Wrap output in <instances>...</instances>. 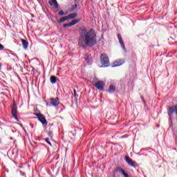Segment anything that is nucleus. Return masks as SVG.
<instances>
[{
	"label": "nucleus",
	"mask_w": 177,
	"mask_h": 177,
	"mask_svg": "<svg viewBox=\"0 0 177 177\" xmlns=\"http://www.w3.org/2000/svg\"><path fill=\"white\" fill-rule=\"evenodd\" d=\"M79 45L82 48L86 46H94L96 45V32L95 30L81 29L80 32Z\"/></svg>",
	"instance_id": "obj_1"
},
{
	"label": "nucleus",
	"mask_w": 177,
	"mask_h": 177,
	"mask_svg": "<svg viewBox=\"0 0 177 177\" xmlns=\"http://www.w3.org/2000/svg\"><path fill=\"white\" fill-rule=\"evenodd\" d=\"M101 64H102L104 67H109L110 66V61L106 54L101 55Z\"/></svg>",
	"instance_id": "obj_2"
},
{
	"label": "nucleus",
	"mask_w": 177,
	"mask_h": 177,
	"mask_svg": "<svg viewBox=\"0 0 177 177\" xmlns=\"http://www.w3.org/2000/svg\"><path fill=\"white\" fill-rule=\"evenodd\" d=\"M11 113H12V117H14L16 121H19V118H17V105L16 104V102H14L12 104Z\"/></svg>",
	"instance_id": "obj_3"
},
{
	"label": "nucleus",
	"mask_w": 177,
	"mask_h": 177,
	"mask_svg": "<svg viewBox=\"0 0 177 177\" xmlns=\"http://www.w3.org/2000/svg\"><path fill=\"white\" fill-rule=\"evenodd\" d=\"M36 115L39 121H40L43 125H48V122H46V119L45 118L44 115L41 113H37Z\"/></svg>",
	"instance_id": "obj_4"
},
{
	"label": "nucleus",
	"mask_w": 177,
	"mask_h": 177,
	"mask_svg": "<svg viewBox=\"0 0 177 177\" xmlns=\"http://www.w3.org/2000/svg\"><path fill=\"white\" fill-rule=\"evenodd\" d=\"M94 86H95V88H97V89H99V91H103V88L104 86V82L100 80L97 81Z\"/></svg>",
	"instance_id": "obj_5"
},
{
	"label": "nucleus",
	"mask_w": 177,
	"mask_h": 177,
	"mask_svg": "<svg viewBox=\"0 0 177 177\" xmlns=\"http://www.w3.org/2000/svg\"><path fill=\"white\" fill-rule=\"evenodd\" d=\"M169 117L171 118L172 115H174V113H175L177 115V105H174L173 106H171L169 108Z\"/></svg>",
	"instance_id": "obj_6"
},
{
	"label": "nucleus",
	"mask_w": 177,
	"mask_h": 177,
	"mask_svg": "<svg viewBox=\"0 0 177 177\" xmlns=\"http://www.w3.org/2000/svg\"><path fill=\"white\" fill-rule=\"evenodd\" d=\"M50 103L52 104L54 107H57V106H59V98H51L50 100Z\"/></svg>",
	"instance_id": "obj_7"
},
{
	"label": "nucleus",
	"mask_w": 177,
	"mask_h": 177,
	"mask_svg": "<svg viewBox=\"0 0 177 177\" xmlns=\"http://www.w3.org/2000/svg\"><path fill=\"white\" fill-rule=\"evenodd\" d=\"M124 60L118 59L112 64V67H118L120 66H122V64H124Z\"/></svg>",
	"instance_id": "obj_8"
},
{
	"label": "nucleus",
	"mask_w": 177,
	"mask_h": 177,
	"mask_svg": "<svg viewBox=\"0 0 177 177\" xmlns=\"http://www.w3.org/2000/svg\"><path fill=\"white\" fill-rule=\"evenodd\" d=\"M124 160H125L126 162H127V164H129V165L135 168V167H136L135 163H133V161H132V159H131V158H129V156H125Z\"/></svg>",
	"instance_id": "obj_9"
},
{
	"label": "nucleus",
	"mask_w": 177,
	"mask_h": 177,
	"mask_svg": "<svg viewBox=\"0 0 177 177\" xmlns=\"http://www.w3.org/2000/svg\"><path fill=\"white\" fill-rule=\"evenodd\" d=\"M118 38L119 39V42L122 48L125 51L127 50V48H125V45L124 44V41L122 40V37H121V35H118Z\"/></svg>",
	"instance_id": "obj_10"
},
{
	"label": "nucleus",
	"mask_w": 177,
	"mask_h": 177,
	"mask_svg": "<svg viewBox=\"0 0 177 177\" xmlns=\"http://www.w3.org/2000/svg\"><path fill=\"white\" fill-rule=\"evenodd\" d=\"M117 171L120 172V174H122V175H123L124 177H129V175L126 173L122 168H118Z\"/></svg>",
	"instance_id": "obj_11"
},
{
	"label": "nucleus",
	"mask_w": 177,
	"mask_h": 177,
	"mask_svg": "<svg viewBox=\"0 0 177 177\" xmlns=\"http://www.w3.org/2000/svg\"><path fill=\"white\" fill-rule=\"evenodd\" d=\"M21 42H22L24 49H27V48H28V42H27V41L23 39H21Z\"/></svg>",
	"instance_id": "obj_12"
},
{
	"label": "nucleus",
	"mask_w": 177,
	"mask_h": 177,
	"mask_svg": "<svg viewBox=\"0 0 177 177\" xmlns=\"http://www.w3.org/2000/svg\"><path fill=\"white\" fill-rule=\"evenodd\" d=\"M108 91L109 92V93H114V92H115V86L111 85Z\"/></svg>",
	"instance_id": "obj_13"
},
{
	"label": "nucleus",
	"mask_w": 177,
	"mask_h": 177,
	"mask_svg": "<svg viewBox=\"0 0 177 177\" xmlns=\"http://www.w3.org/2000/svg\"><path fill=\"white\" fill-rule=\"evenodd\" d=\"M77 13H72V14H70L67 16L68 17V19H75V17H77Z\"/></svg>",
	"instance_id": "obj_14"
},
{
	"label": "nucleus",
	"mask_w": 177,
	"mask_h": 177,
	"mask_svg": "<svg viewBox=\"0 0 177 177\" xmlns=\"http://www.w3.org/2000/svg\"><path fill=\"white\" fill-rule=\"evenodd\" d=\"M50 82H51V84H55L57 82L56 76H51L50 77Z\"/></svg>",
	"instance_id": "obj_15"
},
{
	"label": "nucleus",
	"mask_w": 177,
	"mask_h": 177,
	"mask_svg": "<svg viewBox=\"0 0 177 177\" xmlns=\"http://www.w3.org/2000/svg\"><path fill=\"white\" fill-rule=\"evenodd\" d=\"M66 20H68V17H67V16L63 17L62 19H60L58 21V23H64V21H66Z\"/></svg>",
	"instance_id": "obj_16"
},
{
	"label": "nucleus",
	"mask_w": 177,
	"mask_h": 177,
	"mask_svg": "<svg viewBox=\"0 0 177 177\" xmlns=\"http://www.w3.org/2000/svg\"><path fill=\"white\" fill-rule=\"evenodd\" d=\"M80 21H81V19H75L72 21L71 23L72 26H75V24H77V23H80Z\"/></svg>",
	"instance_id": "obj_17"
},
{
	"label": "nucleus",
	"mask_w": 177,
	"mask_h": 177,
	"mask_svg": "<svg viewBox=\"0 0 177 177\" xmlns=\"http://www.w3.org/2000/svg\"><path fill=\"white\" fill-rule=\"evenodd\" d=\"M68 12H64L63 10H60V11L59 12L58 15H59V16H64V15H68Z\"/></svg>",
	"instance_id": "obj_18"
},
{
	"label": "nucleus",
	"mask_w": 177,
	"mask_h": 177,
	"mask_svg": "<svg viewBox=\"0 0 177 177\" xmlns=\"http://www.w3.org/2000/svg\"><path fill=\"white\" fill-rule=\"evenodd\" d=\"M72 24H71V23H68V24H64L63 25V27H64V28H66V27H72Z\"/></svg>",
	"instance_id": "obj_19"
},
{
	"label": "nucleus",
	"mask_w": 177,
	"mask_h": 177,
	"mask_svg": "<svg viewBox=\"0 0 177 177\" xmlns=\"http://www.w3.org/2000/svg\"><path fill=\"white\" fill-rule=\"evenodd\" d=\"M46 143H48V145H49L50 146H52V143L50 142L49 138H46Z\"/></svg>",
	"instance_id": "obj_20"
},
{
	"label": "nucleus",
	"mask_w": 177,
	"mask_h": 177,
	"mask_svg": "<svg viewBox=\"0 0 177 177\" xmlns=\"http://www.w3.org/2000/svg\"><path fill=\"white\" fill-rule=\"evenodd\" d=\"M53 5H55V6H57V1L56 0H52Z\"/></svg>",
	"instance_id": "obj_21"
},
{
	"label": "nucleus",
	"mask_w": 177,
	"mask_h": 177,
	"mask_svg": "<svg viewBox=\"0 0 177 177\" xmlns=\"http://www.w3.org/2000/svg\"><path fill=\"white\" fill-rule=\"evenodd\" d=\"M75 9H77V4L73 6L72 10H74Z\"/></svg>",
	"instance_id": "obj_22"
},
{
	"label": "nucleus",
	"mask_w": 177,
	"mask_h": 177,
	"mask_svg": "<svg viewBox=\"0 0 177 177\" xmlns=\"http://www.w3.org/2000/svg\"><path fill=\"white\" fill-rule=\"evenodd\" d=\"M2 49H3V46L0 44V50H2Z\"/></svg>",
	"instance_id": "obj_23"
},
{
	"label": "nucleus",
	"mask_w": 177,
	"mask_h": 177,
	"mask_svg": "<svg viewBox=\"0 0 177 177\" xmlns=\"http://www.w3.org/2000/svg\"><path fill=\"white\" fill-rule=\"evenodd\" d=\"M86 61L87 62V63H89V59L88 58H86Z\"/></svg>",
	"instance_id": "obj_24"
},
{
	"label": "nucleus",
	"mask_w": 177,
	"mask_h": 177,
	"mask_svg": "<svg viewBox=\"0 0 177 177\" xmlns=\"http://www.w3.org/2000/svg\"><path fill=\"white\" fill-rule=\"evenodd\" d=\"M73 92H74V93H75H75H76V91H75V90H74V91H73Z\"/></svg>",
	"instance_id": "obj_25"
},
{
	"label": "nucleus",
	"mask_w": 177,
	"mask_h": 177,
	"mask_svg": "<svg viewBox=\"0 0 177 177\" xmlns=\"http://www.w3.org/2000/svg\"><path fill=\"white\" fill-rule=\"evenodd\" d=\"M30 126H31V127H32V124H30Z\"/></svg>",
	"instance_id": "obj_26"
},
{
	"label": "nucleus",
	"mask_w": 177,
	"mask_h": 177,
	"mask_svg": "<svg viewBox=\"0 0 177 177\" xmlns=\"http://www.w3.org/2000/svg\"><path fill=\"white\" fill-rule=\"evenodd\" d=\"M0 67H1V64H0Z\"/></svg>",
	"instance_id": "obj_27"
}]
</instances>
